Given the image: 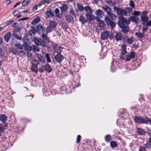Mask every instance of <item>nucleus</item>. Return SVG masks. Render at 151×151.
<instances>
[{
	"label": "nucleus",
	"instance_id": "obj_63",
	"mask_svg": "<svg viewBox=\"0 0 151 151\" xmlns=\"http://www.w3.org/2000/svg\"><path fill=\"white\" fill-rule=\"evenodd\" d=\"M13 20H11L9 21H7L6 22V25H8L13 22Z\"/></svg>",
	"mask_w": 151,
	"mask_h": 151
},
{
	"label": "nucleus",
	"instance_id": "obj_17",
	"mask_svg": "<svg viewBox=\"0 0 151 151\" xmlns=\"http://www.w3.org/2000/svg\"><path fill=\"white\" fill-rule=\"evenodd\" d=\"M102 8L107 13L108 15L111 12V8H109L107 5H105L104 6L102 7Z\"/></svg>",
	"mask_w": 151,
	"mask_h": 151
},
{
	"label": "nucleus",
	"instance_id": "obj_3",
	"mask_svg": "<svg viewBox=\"0 0 151 151\" xmlns=\"http://www.w3.org/2000/svg\"><path fill=\"white\" fill-rule=\"evenodd\" d=\"M114 10L117 12L119 16L122 17L123 16H127V13L125 10L118 7H114Z\"/></svg>",
	"mask_w": 151,
	"mask_h": 151
},
{
	"label": "nucleus",
	"instance_id": "obj_12",
	"mask_svg": "<svg viewBox=\"0 0 151 151\" xmlns=\"http://www.w3.org/2000/svg\"><path fill=\"white\" fill-rule=\"evenodd\" d=\"M36 58L39 62L44 64L45 63V60L42 55L40 54H37L36 55Z\"/></svg>",
	"mask_w": 151,
	"mask_h": 151
},
{
	"label": "nucleus",
	"instance_id": "obj_21",
	"mask_svg": "<svg viewBox=\"0 0 151 151\" xmlns=\"http://www.w3.org/2000/svg\"><path fill=\"white\" fill-rule=\"evenodd\" d=\"M65 20L68 23H72L73 22V18L70 16H67L65 17Z\"/></svg>",
	"mask_w": 151,
	"mask_h": 151
},
{
	"label": "nucleus",
	"instance_id": "obj_18",
	"mask_svg": "<svg viewBox=\"0 0 151 151\" xmlns=\"http://www.w3.org/2000/svg\"><path fill=\"white\" fill-rule=\"evenodd\" d=\"M123 35H122L120 34L116 33L115 36V38L117 41L122 40L123 41Z\"/></svg>",
	"mask_w": 151,
	"mask_h": 151
},
{
	"label": "nucleus",
	"instance_id": "obj_20",
	"mask_svg": "<svg viewBox=\"0 0 151 151\" xmlns=\"http://www.w3.org/2000/svg\"><path fill=\"white\" fill-rule=\"evenodd\" d=\"M11 36V33L9 32L7 33L4 36V39L6 42H9Z\"/></svg>",
	"mask_w": 151,
	"mask_h": 151
},
{
	"label": "nucleus",
	"instance_id": "obj_16",
	"mask_svg": "<svg viewBox=\"0 0 151 151\" xmlns=\"http://www.w3.org/2000/svg\"><path fill=\"white\" fill-rule=\"evenodd\" d=\"M129 19L128 20H130V22L131 21L132 22H134L136 23H139V18L136 16H131L129 17Z\"/></svg>",
	"mask_w": 151,
	"mask_h": 151
},
{
	"label": "nucleus",
	"instance_id": "obj_31",
	"mask_svg": "<svg viewBox=\"0 0 151 151\" xmlns=\"http://www.w3.org/2000/svg\"><path fill=\"white\" fill-rule=\"evenodd\" d=\"M79 21L82 24H84L86 22V19L85 17L82 15H81L79 18Z\"/></svg>",
	"mask_w": 151,
	"mask_h": 151
},
{
	"label": "nucleus",
	"instance_id": "obj_61",
	"mask_svg": "<svg viewBox=\"0 0 151 151\" xmlns=\"http://www.w3.org/2000/svg\"><path fill=\"white\" fill-rule=\"evenodd\" d=\"M149 142H147L146 144H144V145L145 146V147L150 148V145Z\"/></svg>",
	"mask_w": 151,
	"mask_h": 151
},
{
	"label": "nucleus",
	"instance_id": "obj_22",
	"mask_svg": "<svg viewBox=\"0 0 151 151\" xmlns=\"http://www.w3.org/2000/svg\"><path fill=\"white\" fill-rule=\"evenodd\" d=\"M45 70L47 71L48 73H50L52 71V69L48 64H45Z\"/></svg>",
	"mask_w": 151,
	"mask_h": 151
},
{
	"label": "nucleus",
	"instance_id": "obj_11",
	"mask_svg": "<svg viewBox=\"0 0 151 151\" xmlns=\"http://www.w3.org/2000/svg\"><path fill=\"white\" fill-rule=\"evenodd\" d=\"M126 61H129L131 60L134 58L135 57V53L134 52H130V55H126Z\"/></svg>",
	"mask_w": 151,
	"mask_h": 151
},
{
	"label": "nucleus",
	"instance_id": "obj_52",
	"mask_svg": "<svg viewBox=\"0 0 151 151\" xmlns=\"http://www.w3.org/2000/svg\"><path fill=\"white\" fill-rule=\"evenodd\" d=\"M21 30V29L19 27H18L15 29L14 30H13V33H16L17 32H19Z\"/></svg>",
	"mask_w": 151,
	"mask_h": 151
},
{
	"label": "nucleus",
	"instance_id": "obj_49",
	"mask_svg": "<svg viewBox=\"0 0 151 151\" xmlns=\"http://www.w3.org/2000/svg\"><path fill=\"white\" fill-rule=\"evenodd\" d=\"M30 0H24L23 2H22V4L23 6H25L27 5L29 1Z\"/></svg>",
	"mask_w": 151,
	"mask_h": 151
},
{
	"label": "nucleus",
	"instance_id": "obj_60",
	"mask_svg": "<svg viewBox=\"0 0 151 151\" xmlns=\"http://www.w3.org/2000/svg\"><path fill=\"white\" fill-rule=\"evenodd\" d=\"M4 55V52L1 48H0V56L2 57H3Z\"/></svg>",
	"mask_w": 151,
	"mask_h": 151
},
{
	"label": "nucleus",
	"instance_id": "obj_46",
	"mask_svg": "<svg viewBox=\"0 0 151 151\" xmlns=\"http://www.w3.org/2000/svg\"><path fill=\"white\" fill-rule=\"evenodd\" d=\"M53 29L49 25V26L47 27L46 29V33H48L50 32L51 31H52Z\"/></svg>",
	"mask_w": 151,
	"mask_h": 151
},
{
	"label": "nucleus",
	"instance_id": "obj_54",
	"mask_svg": "<svg viewBox=\"0 0 151 151\" xmlns=\"http://www.w3.org/2000/svg\"><path fill=\"white\" fill-rule=\"evenodd\" d=\"M129 5L133 8H134L135 6L133 1H130L129 2Z\"/></svg>",
	"mask_w": 151,
	"mask_h": 151
},
{
	"label": "nucleus",
	"instance_id": "obj_62",
	"mask_svg": "<svg viewBox=\"0 0 151 151\" xmlns=\"http://www.w3.org/2000/svg\"><path fill=\"white\" fill-rule=\"evenodd\" d=\"M81 137L80 135H78L77 137V142L79 143L80 142Z\"/></svg>",
	"mask_w": 151,
	"mask_h": 151
},
{
	"label": "nucleus",
	"instance_id": "obj_53",
	"mask_svg": "<svg viewBox=\"0 0 151 151\" xmlns=\"http://www.w3.org/2000/svg\"><path fill=\"white\" fill-rule=\"evenodd\" d=\"M32 54L30 52H28L27 54V56L28 57V59L29 60H31L32 59Z\"/></svg>",
	"mask_w": 151,
	"mask_h": 151
},
{
	"label": "nucleus",
	"instance_id": "obj_25",
	"mask_svg": "<svg viewBox=\"0 0 151 151\" xmlns=\"http://www.w3.org/2000/svg\"><path fill=\"white\" fill-rule=\"evenodd\" d=\"M7 119L6 116L4 114H1L0 115V120L3 123H4Z\"/></svg>",
	"mask_w": 151,
	"mask_h": 151
},
{
	"label": "nucleus",
	"instance_id": "obj_47",
	"mask_svg": "<svg viewBox=\"0 0 151 151\" xmlns=\"http://www.w3.org/2000/svg\"><path fill=\"white\" fill-rule=\"evenodd\" d=\"M15 47L17 49H18L20 50H22L23 48V46L22 45L19 44H16L15 45Z\"/></svg>",
	"mask_w": 151,
	"mask_h": 151
},
{
	"label": "nucleus",
	"instance_id": "obj_24",
	"mask_svg": "<svg viewBox=\"0 0 151 151\" xmlns=\"http://www.w3.org/2000/svg\"><path fill=\"white\" fill-rule=\"evenodd\" d=\"M91 14V15L88 13H86V17L87 19L90 22L93 20L94 17V16L92 14Z\"/></svg>",
	"mask_w": 151,
	"mask_h": 151
},
{
	"label": "nucleus",
	"instance_id": "obj_33",
	"mask_svg": "<svg viewBox=\"0 0 151 151\" xmlns=\"http://www.w3.org/2000/svg\"><path fill=\"white\" fill-rule=\"evenodd\" d=\"M61 26L64 30H66L68 28L67 24L65 22L62 23L61 24Z\"/></svg>",
	"mask_w": 151,
	"mask_h": 151
},
{
	"label": "nucleus",
	"instance_id": "obj_42",
	"mask_svg": "<svg viewBox=\"0 0 151 151\" xmlns=\"http://www.w3.org/2000/svg\"><path fill=\"white\" fill-rule=\"evenodd\" d=\"M17 55L21 57H23L25 56V53L23 51H19L17 52Z\"/></svg>",
	"mask_w": 151,
	"mask_h": 151
},
{
	"label": "nucleus",
	"instance_id": "obj_40",
	"mask_svg": "<svg viewBox=\"0 0 151 151\" xmlns=\"http://www.w3.org/2000/svg\"><path fill=\"white\" fill-rule=\"evenodd\" d=\"M137 131L138 133L139 134L143 135L145 133V131L141 129L138 128Z\"/></svg>",
	"mask_w": 151,
	"mask_h": 151
},
{
	"label": "nucleus",
	"instance_id": "obj_2",
	"mask_svg": "<svg viewBox=\"0 0 151 151\" xmlns=\"http://www.w3.org/2000/svg\"><path fill=\"white\" fill-rule=\"evenodd\" d=\"M130 23V20H127V19L124 17H122L120 18L118 22V25L120 28L123 27L125 26L124 24L129 25Z\"/></svg>",
	"mask_w": 151,
	"mask_h": 151
},
{
	"label": "nucleus",
	"instance_id": "obj_34",
	"mask_svg": "<svg viewBox=\"0 0 151 151\" xmlns=\"http://www.w3.org/2000/svg\"><path fill=\"white\" fill-rule=\"evenodd\" d=\"M108 15L110 16L111 19L113 20H116L117 17L116 15L112 13L111 12Z\"/></svg>",
	"mask_w": 151,
	"mask_h": 151
},
{
	"label": "nucleus",
	"instance_id": "obj_19",
	"mask_svg": "<svg viewBox=\"0 0 151 151\" xmlns=\"http://www.w3.org/2000/svg\"><path fill=\"white\" fill-rule=\"evenodd\" d=\"M95 14L98 17L100 18H102L104 15L103 12L100 9L97 10L95 12Z\"/></svg>",
	"mask_w": 151,
	"mask_h": 151
},
{
	"label": "nucleus",
	"instance_id": "obj_28",
	"mask_svg": "<svg viewBox=\"0 0 151 151\" xmlns=\"http://www.w3.org/2000/svg\"><path fill=\"white\" fill-rule=\"evenodd\" d=\"M121 28H122V32H123L124 33H127L129 30V28L126 26H124L123 27H121Z\"/></svg>",
	"mask_w": 151,
	"mask_h": 151
},
{
	"label": "nucleus",
	"instance_id": "obj_9",
	"mask_svg": "<svg viewBox=\"0 0 151 151\" xmlns=\"http://www.w3.org/2000/svg\"><path fill=\"white\" fill-rule=\"evenodd\" d=\"M53 48L54 50L58 53H60L62 52L63 49L62 47L59 46L56 44L53 45Z\"/></svg>",
	"mask_w": 151,
	"mask_h": 151
},
{
	"label": "nucleus",
	"instance_id": "obj_64",
	"mask_svg": "<svg viewBox=\"0 0 151 151\" xmlns=\"http://www.w3.org/2000/svg\"><path fill=\"white\" fill-rule=\"evenodd\" d=\"M18 25V24L17 23H13L12 24V27H17Z\"/></svg>",
	"mask_w": 151,
	"mask_h": 151
},
{
	"label": "nucleus",
	"instance_id": "obj_10",
	"mask_svg": "<svg viewBox=\"0 0 151 151\" xmlns=\"http://www.w3.org/2000/svg\"><path fill=\"white\" fill-rule=\"evenodd\" d=\"M56 61L58 63H60L64 58V57L62 55L58 53L55 56Z\"/></svg>",
	"mask_w": 151,
	"mask_h": 151
},
{
	"label": "nucleus",
	"instance_id": "obj_35",
	"mask_svg": "<svg viewBox=\"0 0 151 151\" xmlns=\"http://www.w3.org/2000/svg\"><path fill=\"white\" fill-rule=\"evenodd\" d=\"M135 35L138 38H141L144 36V34L143 33L137 32L135 34Z\"/></svg>",
	"mask_w": 151,
	"mask_h": 151
},
{
	"label": "nucleus",
	"instance_id": "obj_39",
	"mask_svg": "<svg viewBox=\"0 0 151 151\" xmlns=\"http://www.w3.org/2000/svg\"><path fill=\"white\" fill-rule=\"evenodd\" d=\"M77 6L79 10L81 11H83L84 9V8L81 4H77Z\"/></svg>",
	"mask_w": 151,
	"mask_h": 151
},
{
	"label": "nucleus",
	"instance_id": "obj_51",
	"mask_svg": "<svg viewBox=\"0 0 151 151\" xmlns=\"http://www.w3.org/2000/svg\"><path fill=\"white\" fill-rule=\"evenodd\" d=\"M139 151H147L146 147L144 146H141L140 147Z\"/></svg>",
	"mask_w": 151,
	"mask_h": 151
},
{
	"label": "nucleus",
	"instance_id": "obj_37",
	"mask_svg": "<svg viewBox=\"0 0 151 151\" xmlns=\"http://www.w3.org/2000/svg\"><path fill=\"white\" fill-rule=\"evenodd\" d=\"M38 70L40 73H42L45 70V65H42L41 67L39 68Z\"/></svg>",
	"mask_w": 151,
	"mask_h": 151
},
{
	"label": "nucleus",
	"instance_id": "obj_43",
	"mask_svg": "<svg viewBox=\"0 0 151 151\" xmlns=\"http://www.w3.org/2000/svg\"><path fill=\"white\" fill-rule=\"evenodd\" d=\"M32 47L34 52H39V49L38 47L36 46L35 45H32Z\"/></svg>",
	"mask_w": 151,
	"mask_h": 151
},
{
	"label": "nucleus",
	"instance_id": "obj_58",
	"mask_svg": "<svg viewBox=\"0 0 151 151\" xmlns=\"http://www.w3.org/2000/svg\"><path fill=\"white\" fill-rule=\"evenodd\" d=\"M19 13V12L18 10H15L13 12V14L14 16H16Z\"/></svg>",
	"mask_w": 151,
	"mask_h": 151
},
{
	"label": "nucleus",
	"instance_id": "obj_27",
	"mask_svg": "<svg viewBox=\"0 0 151 151\" xmlns=\"http://www.w3.org/2000/svg\"><path fill=\"white\" fill-rule=\"evenodd\" d=\"M56 25L57 23L55 22L50 21L49 22V26L53 29L56 28Z\"/></svg>",
	"mask_w": 151,
	"mask_h": 151
},
{
	"label": "nucleus",
	"instance_id": "obj_48",
	"mask_svg": "<svg viewBox=\"0 0 151 151\" xmlns=\"http://www.w3.org/2000/svg\"><path fill=\"white\" fill-rule=\"evenodd\" d=\"M51 1V0H42L41 1V2L42 4H44L45 3L49 4Z\"/></svg>",
	"mask_w": 151,
	"mask_h": 151
},
{
	"label": "nucleus",
	"instance_id": "obj_15",
	"mask_svg": "<svg viewBox=\"0 0 151 151\" xmlns=\"http://www.w3.org/2000/svg\"><path fill=\"white\" fill-rule=\"evenodd\" d=\"M37 30L39 34L44 33L45 30L43 27L41 25H38L37 27Z\"/></svg>",
	"mask_w": 151,
	"mask_h": 151
},
{
	"label": "nucleus",
	"instance_id": "obj_23",
	"mask_svg": "<svg viewBox=\"0 0 151 151\" xmlns=\"http://www.w3.org/2000/svg\"><path fill=\"white\" fill-rule=\"evenodd\" d=\"M95 18L96 19V21L98 22L99 24L100 27H105V25L103 21L101 20L98 17H96Z\"/></svg>",
	"mask_w": 151,
	"mask_h": 151
},
{
	"label": "nucleus",
	"instance_id": "obj_59",
	"mask_svg": "<svg viewBox=\"0 0 151 151\" xmlns=\"http://www.w3.org/2000/svg\"><path fill=\"white\" fill-rule=\"evenodd\" d=\"M145 26H150L151 25V21L147 22L144 25Z\"/></svg>",
	"mask_w": 151,
	"mask_h": 151
},
{
	"label": "nucleus",
	"instance_id": "obj_4",
	"mask_svg": "<svg viewBox=\"0 0 151 151\" xmlns=\"http://www.w3.org/2000/svg\"><path fill=\"white\" fill-rule=\"evenodd\" d=\"M31 63L32 64L31 67V70L35 73H37L38 71L37 66L38 65V63L36 59H33L32 60Z\"/></svg>",
	"mask_w": 151,
	"mask_h": 151
},
{
	"label": "nucleus",
	"instance_id": "obj_56",
	"mask_svg": "<svg viewBox=\"0 0 151 151\" xmlns=\"http://www.w3.org/2000/svg\"><path fill=\"white\" fill-rule=\"evenodd\" d=\"M140 14V12L138 11H134L133 13L132 14L134 15L138 16Z\"/></svg>",
	"mask_w": 151,
	"mask_h": 151
},
{
	"label": "nucleus",
	"instance_id": "obj_5",
	"mask_svg": "<svg viewBox=\"0 0 151 151\" xmlns=\"http://www.w3.org/2000/svg\"><path fill=\"white\" fill-rule=\"evenodd\" d=\"M123 42L126 43L128 44L129 45L132 44L134 41L133 37H131L128 38V37L125 35H123Z\"/></svg>",
	"mask_w": 151,
	"mask_h": 151
},
{
	"label": "nucleus",
	"instance_id": "obj_32",
	"mask_svg": "<svg viewBox=\"0 0 151 151\" xmlns=\"http://www.w3.org/2000/svg\"><path fill=\"white\" fill-rule=\"evenodd\" d=\"M84 9L85 10L86 12L90 14H92V10L89 6H86L84 8Z\"/></svg>",
	"mask_w": 151,
	"mask_h": 151
},
{
	"label": "nucleus",
	"instance_id": "obj_55",
	"mask_svg": "<svg viewBox=\"0 0 151 151\" xmlns=\"http://www.w3.org/2000/svg\"><path fill=\"white\" fill-rule=\"evenodd\" d=\"M35 30H30L28 31L29 35L32 36V34H35Z\"/></svg>",
	"mask_w": 151,
	"mask_h": 151
},
{
	"label": "nucleus",
	"instance_id": "obj_44",
	"mask_svg": "<svg viewBox=\"0 0 151 151\" xmlns=\"http://www.w3.org/2000/svg\"><path fill=\"white\" fill-rule=\"evenodd\" d=\"M110 145L112 148L117 147V144L116 142H111L110 143Z\"/></svg>",
	"mask_w": 151,
	"mask_h": 151
},
{
	"label": "nucleus",
	"instance_id": "obj_8",
	"mask_svg": "<svg viewBox=\"0 0 151 151\" xmlns=\"http://www.w3.org/2000/svg\"><path fill=\"white\" fill-rule=\"evenodd\" d=\"M111 34L110 32L106 31H104L101 34V38L102 40L107 39Z\"/></svg>",
	"mask_w": 151,
	"mask_h": 151
},
{
	"label": "nucleus",
	"instance_id": "obj_41",
	"mask_svg": "<svg viewBox=\"0 0 151 151\" xmlns=\"http://www.w3.org/2000/svg\"><path fill=\"white\" fill-rule=\"evenodd\" d=\"M13 36L14 38L18 40H21L22 39V37H21L17 34L16 33H13Z\"/></svg>",
	"mask_w": 151,
	"mask_h": 151
},
{
	"label": "nucleus",
	"instance_id": "obj_36",
	"mask_svg": "<svg viewBox=\"0 0 151 151\" xmlns=\"http://www.w3.org/2000/svg\"><path fill=\"white\" fill-rule=\"evenodd\" d=\"M45 57L47 61V63H50L51 62V60L50 57L49 55L48 54H46L45 55Z\"/></svg>",
	"mask_w": 151,
	"mask_h": 151
},
{
	"label": "nucleus",
	"instance_id": "obj_30",
	"mask_svg": "<svg viewBox=\"0 0 151 151\" xmlns=\"http://www.w3.org/2000/svg\"><path fill=\"white\" fill-rule=\"evenodd\" d=\"M40 21V18L39 17H37L35 18L34 20L32 22V24L34 25Z\"/></svg>",
	"mask_w": 151,
	"mask_h": 151
},
{
	"label": "nucleus",
	"instance_id": "obj_26",
	"mask_svg": "<svg viewBox=\"0 0 151 151\" xmlns=\"http://www.w3.org/2000/svg\"><path fill=\"white\" fill-rule=\"evenodd\" d=\"M60 8L62 13H63L64 12H66L67 11V6L65 4H63L62 6L60 7Z\"/></svg>",
	"mask_w": 151,
	"mask_h": 151
},
{
	"label": "nucleus",
	"instance_id": "obj_7",
	"mask_svg": "<svg viewBox=\"0 0 151 151\" xmlns=\"http://www.w3.org/2000/svg\"><path fill=\"white\" fill-rule=\"evenodd\" d=\"M105 20L108 25H109L112 28H114L115 27L116 23L115 22L111 21L109 17L106 16L105 18Z\"/></svg>",
	"mask_w": 151,
	"mask_h": 151
},
{
	"label": "nucleus",
	"instance_id": "obj_6",
	"mask_svg": "<svg viewBox=\"0 0 151 151\" xmlns=\"http://www.w3.org/2000/svg\"><path fill=\"white\" fill-rule=\"evenodd\" d=\"M33 40L35 44L37 45H42L43 47H45L46 45L42 40L37 37H34Z\"/></svg>",
	"mask_w": 151,
	"mask_h": 151
},
{
	"label": "nucleus",
	"instance_id": "obj_14",
	"mask_svg": "<svg viewBox=\"0 0 151 151\" xmlns=\"http://www.w3.org/2000/svg\"><path fill=\"white\" fill-rule=\"evenodd\" d=\"M126 47V45L125 44H123V45L121 46V55H124L127 53Z\"/></svg>",
	"mask_w": 151,
	"mask_h": 151
},
{
	"label": "nucleus",
	"instance_id": "obj_1",
	"mask_svg": "<svg viewBox=\"0 0 151 151\" xmlns=\"http://www.w3.org/2000/svg\"><path fill=\"white\" fill-rule=\"evenodd\" d=\"M134 120L136 123L139 124H147L148 122L149 121V118L145 116L141 117L137 116H135Z\"/></svg>",
	"mask_w": 151,
	"mask_h": 151
},
{
	"label": "nucleus",
	"instance_id": "obj_38",
	"mask_svg": "<svg viewBox=\"0 0 151 151\" xmlns=\"http://www.w3.org/2000/svg\"><path fill=\"white\" fill-rule=\"evenodd\" d=\"M105 138L106 141L108 142L111 140V137L110 135L108 134L105 136Z\"/></svg>",
	"mask_w": 151,
	"mask_h": 151
},
{
	"label": "nucleus",
	"instance_id": "obj_29",
	"mask_svg": "<svg viewBox=\"0 0 151 151\" xmlns=\"http://www.w3.org/2000/svg\"><path fill=\"white\" fill-rule=\"evenodd\" d=\"M149 18L147 17H141V19L142 21L143 22L142 24L144 25L145 22H147Z\"/></svg>",
	"mask_w": 151,
	"mask_h": 151
},
{
	"label": "nucleus",
	"instance_id": "obj_13",
	"mask_svg": "<svg viewBox=\"0 0 151 151\" xmlns=\"http://www.w3.org/2000/svg\"><path fill=\"white\" fill-rule=\"evenodd\" d=\"M41 36L42 40L45 43H48L49 42V38L46 34L44 33H42L41 35Z\"/></svg>",
	"mask_w": 151,
	"mask_h": 151
},
{
	"label": "nucleus",
	"instance_id": "obj_45",
	"mask_svg": "<svg viewBox=\"0 0 151 151\" xmlns=\"http://www.w3.org/2000/svg\"><path fill=\"white\" fill-rule=\"evenodd\" d=\"M55 14H56L57 17L59 18H60V16L59 14V10L58 8L55 9Z\"/></svg>",
	"mask_w": 151,
	"mask_h": 151
},
{
	"label": "nucleus",
	"instance_id": "obj_57",
	"mask_svg": "<svg viewBox=\"0 0 151 151\" xmlns=\"http://www.w3.org/2000/svg\"><path fill=\"white\" fill-rule=\"evenodd\" d=\"M147 13V12L146 11H143L142 13L141 17H146Z\"/></svg>",
	"mask_w": 151,
	"mask_h": 151
},
{
	"label": "nucleus",
	"instance_id": "obj_50",
	"mask_svg": "<svg viewBox=\"0 0 151 151\" xmlns=\"http://www.w3.org/2000/svg\"><path fill=\"white\" fill-rule=\"evenodd\" d=\"M46 14L47 16L49 17H52L53 16L52 14L50 11H47L46 12Z\"/></svg>",
	"mask_w": 151,
	"mask_h": 151
}]
</instances>
